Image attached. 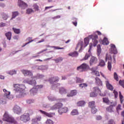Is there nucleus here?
Masks as SVG:
<instances>
[{
    "label": "nucleus",
    "mask_w": 124,
    "mask_h": 124,
    "mask_svg": "<svg viewBox=\"0 0 124 124\" xmlns=\"http://www.w3.org/2000/svg\"><path fill=\"white\" fill-rule=\"evenodd\" d=\"M14 91L18 93L16 95L17 97H22L24 94V92L26 90V86L23 84H14L13 85Z\"/></svg>",
    "instance_id": "nucleus-1"
},
{
    "label": "nucleus",
    "mask_w": 124,
    "mask_h": 124,
    "mask_svg": "<svg viewBox=\"0 0 124 124\" xmlns=\"http://www.w3.org/2000/svg\"><path fill=\"white\" fill-rule=\"evenodd\" d=\"M2 120L4 122H7L8 123H10L11 124H15V123H16V121L14 118H13L11 115H9L7 111H5V113L3 116Z\"/></svg>",
    "instance_id": "nucleus-2"
},
{
    "label": "nucleus",
    "mask_w": 124,
    "mask_h": 124,
    "mask_svg": "<svg viewBox=\"0 0 124 124\" xmlns=\"http://www.w3.org/2000/svg\"><path fill=\"white\" fill-rule=\"evenodd\" d=\"M39 111L41 112L42 114H43L44 115H45L46 116V117H48V118H52V117H53V116L55 115V113H52V112L47 113L42 110H40Z\"/></svg>",
    "instance_id": "nucleus-12"
},
{
    "label": "nucleus",
    "mask_w": 124,
    "mask_h": 124,
    "mask_svg": "<svg viewBox=\"0 0 124 124\" xmlns=\"http://www.w3.org/2000/svg\"><path fill=\"white\" fill-rule=\"evenodd\" d=\"M103 102H104V103H106V104H109L110 101L108 97H104L103 98Z\"/></svg>",
    "instance_id": "nucleus-35"
},
{
    "label": "nucleus",
    "mask_w": 124,
    "mask_h": 124,
    "mask_svg": "<svg viewBox=\"0 0 124 124\" xmlns=\"http://www.w3.org/2000/svg\"><path fill=\"white\" fill-rule=\"evenodd\" d=\"M3 92L4 93V95L3 96V99L0 100V103H2V104H4V103H6V100H8V99H12L13 98V96L10 95V92L7 91L6 89H3Z\"/></svg>",
    "instance_id": "nucleus-3"
},
{
    "label": "nucleus",
    "mask_w": 124,
    "mask_h": 124,
    "mask_svg": "<svg viewBox=\"0 0 124 124\" xmlns=\"http://www.w3.org/2000/svg\"><path fill=\"white\" fill-rule=\"evenodd\" d=\"M39 69H41V70H45V69H47V67L45 65H41L39 66Z\"/></svg>",
    "instance_id": "nucleus-53"
},
{
    "label": "nucleus",
    "mask_w": 124,
    "mask_h": 124,
    "mask_svg": "<svg viewBox=\"0 0 124 124\" xmlns=\"http://www.w3.org/2000/svg\"><path fill=\"white\" fill-rule=\"evenodd\" d=\"M108 60L109 61L108 62V70L111 71V69L112 68V56H111V55H110L107 53L106 56V62H107Z\"/></svg>",
    "instance_id": "nucleus-4"
},
{
    "label": "nucleus",
    "mask_w": 124,
    "mask_h": 124,
    "mask_svg": "<svg viewBox=\"0 0 124 124\" xmlns=\"http://www.w3.org/2000/svg\"><path fill=\"white\" fill-rule=\"evenodd\" d=\"M103 44L104 45H108L109 44V41H108V39L107 38L105 37L103 40Z\"/></svg>",
    "instance_id": "nucleus-32"
},
{
    "label": "nucleus",
    "mask_w": 124,
    "mask_h": 124,
    "mask_svg": "<svg viewBox=\"0 0 124 124\" xmlns=\"http://www.w3.org/2000/svg\"><path fill=\"white\" fill-rule=\"evenodd\" d=\"M83 42H80L78 43V44L77 46V47L76 48V49L77 50V49H79V52H81V50H82V48H83Z\"/></svg>",
    "instance_id": "nucleus-20"
},
{
    "label": "nucleus",
    "mask_w": 124,
    "mask_h": 124,
    "mask_svg": "<svg viewBox=\"0 0 124 124\" xmlns=\"http://www.w3.org/2000/svg\"><path fill=\"white\" fill-rule=\"evenodd\" d=\"M46 124H54V122L52 121L51 119H47L46 121Z\"/></svg>",
    "instance_id": "nucleus-55"
},
{
    "label": "nucleus",
    "mask_w": 124,
    "mask_h": 124,
    "mask_svg": "<svg viewBox=\"0 0 124 124\" xmlns=\"http://www.w3.org/2000/svg\"><path fill=\"white\" fill-rule=\"evenodd\" d=\"M38 89L37 88H33L30 90V94L31 95H35L36 93H37Z\"/></svg>",
    "instance_id": "nucleus-19"
},
{
    "label": "nucleus",
    "mask_w": 124,
    "mask_h": 124,
    "mask_svg": "<svg viewBox=\"0 0 124 124\" xmlns=\"http://www.w3.org/2000/svg\"><path fill=\"white\" fill-rule=\"evenodd\" d=\"M6 37H7L8 40H11V37L12 36V33L11 31H8L5 34Z\"/></svg>",
    "instance_id": "nucleus-22"
},
{
    "label": "nucleus",
    "mask_w": 124,
    "mask_h": 124,
    "mask_svg": "<svg viewBox=\"0 0 124 124\" xmlns=\"http://www.w3.org/2000/svg\"><path fill=\"white\" fill-rule=\"evenodd\" d=\"M90 47L89 49L88 50V53H86L85 55V56L84 58V60H88L90 57H91V55H92V53H91V50H92V48H93V44H90Z\"/></svg>",
    "instance_id": "nucleus-10"
},
{
    "label": "nucleus",
    "mask_w": 124,
    "mask_h": 124,
    "mask_svg": "<svg viewBox=\"0 0 124 124\" xmlns=\"http://www.w3.org/2000/svg\"><path fill=\"white\" fill-rule=\"evenodd\" d=\"M13 111L16 114H19L22 112V108L18 105H15L13 108Z\"/></svg>",
    "instance_id": "nucleus-9"
},
{
    "label": "nucleus",
    "mask_w": 124,
    "mask_h": 124,
    "mask_svg": "<svg viewBox=\"0 0 124 124\" xmlns=\"http://www.w3.org/2000/svg\"><path fill=\"white\" fill-rule=\"evenodd\" d=\"M59 93L61 94H65V93H67V90L63 87H61L59 89Z\"/></svg>",
    "instance_id": "nucleus-21"
},
{
    "label": "nucleus",
    "mask_w": 124,
    "mask_h": 124,
    "mask_svg": "<svg viewBox=\"0 0 124 124\" xmlns=\"http://www.w3.org/2000/svg\"><path fill=\"white\" fill-rule=\"evenodd\" d=\"M21 72L24 74V76H32V73L31 71L21 70Z\"/></svg>",
    "instance_id": "nucleus-11"
},
{
    "label": "nucleus",
    "mask_w": 124,
    "mask_h": 124,
    "mask_svg": "<svg viewBox=\"0 0 124 124\" xmlns=\"http://www.w3.org/2000/svg\"><path fill=\"white\" fill-rule=\"evenodd\" d=\"M77 93H78L77 90H72L71 91V92L70 93L67 94V96L68 97H72V96H74V95H76Z\"/></svg>",
    "instance_id": "nucleus-16"
},
{
    "label": "nucleus",
    "mask_w": 124,
    "mask_h": 124,
    "mask_svg": "<svg viewBox=\"0 0 124 124\" xmlns=\"http://www.w3.org/2000/svg\"><path fill=\"white\" fill-rule=\"evenodd\" d=\"M33 12H34V11L31 8L27 9L26 11L27 14H31V13H33Z\"/></svg>",
    "instance_id": "nucleus-41"
},
{
    "label": "nucleus",
    "mask_w": 124,
    "mask_h": 124,
    "mask_svg": "<svg viewBox=\"0 0 124 124\" xmlns=\"http://www.w3.org/2000/svg\"><path fill=\"white\" fill-rule=\"evenodd\" d=\"M113 93L114 94V96L115 98H117V97H118V92H117L116 90H114Z\"/></svg>",
    "instance_id": "nucleus-61"
},
{
    "label": "nucleus",
    "mask_w": 124,
    "mask_h": 124,
    "mask_svg": "<svg viewBox=\"0 0 124 124\" xmlns=\"http://www.w3.org/2000/svg\"><path fill=\"white\" fill-rule=\"evenodd\" d=\"M37 78H39V79H42V78H43V77H44V76L42 75H38L37 76Z\"/></svg>",
    "instance_id": "nucleus-62"
},
{
    "label": "nucleus",
    "mask_w": 124,
    "mask_h": 124,
    "mask_svg": "<svg viewBox=\"0 0 124 124\" xmlns=\"http://www.w3.org/2000/svg\"><path fill=\"white\" fill-rule=\"evenodd\" d=\"M93 92L96 93V94H97V93H100V89L97 87H94L93 88Z\"/></svg>",
    "instance_id": "nucleus-28"
},
{
    "label": "nucleus",
    "mask_w": 124,
    "mask_h": 124,
    "mask_svg": "<svg viewBox=\"0 0 124 124\" xmlns=\"http://www.w3.org/2000/svg\"><path fill=\"white\" fill-rule=\"evenodd\" d=\"M13 31H14L15 33L16 34H19L21 32L20 29H16L15 28H13Z\"/></svg>",
    "instance_id": "nucleus-36"
},
{
    "label": "nucleus",
    "mask_w": 124,
    "mask_h": 124,
    "mask_svg": "<svg viewBox=\"0 0 124 124\" xmlns=\"http://www.w3.org/2000/svg\"><path fill=\"white\" fill-rule=\"evenodd\" d=\"M89 107L91 108H94L95 107V102L93 101L90 102L89 103Z\"/></svg>",
    "instance_id": "nucleus-25"
},
{
    "label": "nucleus",
    "mask_w": 124,
    "mask_h": 124,
    "mask_svg": "<svg viewBox=\"0 0 124 124\" xmlns=\"http://www.w3.org/2000/svg\"><path fill=\"white\" fill-rule=\"evenodd\" d=\"M114 79L116 80V81H119V77H118V74L117 73L114 72Z\"/></svg>",
    "instance_id": "nucleus-49"
},
{
    "label": "nucleus",
    "mask_w": 124,
    "mask_h": 124,
    "mask_svg": "<svg viewBox=\"0 0 124 124\" xmlns=\"http://www.w3.org/2000/svg\"><path fill=\"white\" fill-rule=\"evenodd\" d=\"M32 6L33 9H34L35 11H38L39 10V7L38 6V5H37V4H34Z\"/></svg>",
    "instance_id": "nucleus-39"
},
{
    "label": "nucleus",
    "mask_w": 124,
    "mask_h": 124,
    "mask_svg": "<svg viewBox=\"0 0 124 124\" xmlns=\"http://www.w3.org/2000/svg\"><path fill=\"white\" fill-rule=\"evenodd\" d=\"M86 104V102L84 101H80L77 103V106L78 107L84 106Z\"/></svg>",
    "instance_id": "nucleus-30"
},
{
    "label": "nucleus",
    "mask_w": 124,
    "mask_h": 124,
    "mask_svg": "<svg viewBox=\"0 0 124 124\" xmlns=\"http://www.w3.org/2000/svg\"><path fill=\"white\" fill-rule=\"evenodd\" d=\"M106 84L107 88L108 90H110V91H113L114 90V87H113V85L110 84V83L109 82V81L108 80L106 81Z\"/></svg>",
    "instance_id": "nucleus-17"
},
{
    "label": "nucleus",
    "mask_w": 124,
    "mask_h": 124,
    "mask_svg": "<svg viewBox=\"0 0 124 124\" xmlns=\"http://www.w3.org/2000/svg\"><path fill=\"white\" fill-rule=\"evenodd\" d=\"M89 43H90V41L88 38H84V44L85 45V47H86V46H88V45H89Z\"/></svg>",
    "instance_id": "nucleus-40"
},
{
    "label": "nucleus",
    "mask_w": 124,
    "mask_h": 124,
    "mask_svg": "<svg viewBox=\"0 0 124 124\" xmlns=\"http://www.w3.org/2000/svg\"><path fill=\"white\" fill-rule=\"evenodd\" d=\"M89 37L92 39V42H93V46L94 47H95L97 45V43H98V41H97V39L98 38V36L97 35H91L89 36Z\"/></svg>",
    "instance_id": "nucleus-7"
},
{
    "label": "nucleus",
    "mask_w": 124,
    "mask_h": 124,
    "mask_svg": "<svg viewBox=\"0 0 124 124\" xmlns=\"http://www.w3.org/2000/svg\"><path fill=\"white\" fill-rule=\"evenodd\" d=\"M72 20H73V21H74L72 22L73 25H74V26L75 27H77V18H76L75 17H73L72 18Z\"/></svg>",
    "instance_id": "nucleus-44"
},
{
    "label": "nucleus",
    "mask_w": 124,
    "mask_h": 124,
    "mask_svg": "<svg viewBox=\"0 0 124 124\" xmlns=\"http://www.w3.org/2000/svg\"><path fill=\"white\" fill-rule=\"evenodd\" d=\"M78 52L77 51H74V52H72L68 54V56H70V57H72L73 58L74 57H78Z\"/></svg>",
    "instance_id": "nucleus-24"
},
{
    "label": "nucleus",
    "mask_w": 124,
    "mask_h": 124,
    "mask_svg": "<svg viewBox=\"0 0 124 124\" xmlns=\"http://www.w3.org/2000/svg\"><path fill=\"white\" fill-rule=\"evenodd\" d=\"M83 82H84V79L79 78H78L76 77V82L77 83H83Z\"/></svg>",
    "instance_id": "nucleus-38"
},
{
    "label": "nucleus",
    "mask_w": 124,
    "mask_h": 124,
    "mask_svg": "<svg viewBox=\"0 0 124 124\" xmlns=\"http://www.w3.org/2000/svg\"><path fill=\"white\" fill-rule=\"evenodd\" d=\"M78 114H79V112H78V110L76 109H73L71 112V115H72V116H75L76 115H78Z\"/></svg>",
    "instance_id": "nucleus-26"
},
{
    "label": "nucleus",
    "mask_w": 124,
    "mask_h": 124,
    "mask_svg": "<svg viewBox=\"0 0 124 124\" xmlns=\"http://www.w3.org/2000/svg\"><path fill=\"white\" fill-rule=\"evenodd\" d=\"M48 99L49 101H55V100H56V98L54 97H49Z\"/></svg>",
    "instance_id": "nucleus-59"
},
{
    "label": "nucleus",
    "mask_w": 124,
    "mask_h": 124,
    "mask_svg": "<svg viewBox=\"0 0 124 124\" xmlns=\"http://www.w3.org/2000/svg\"><path fill=\"white\" fill-rule=\"evenodd\" d=\"M119 84L120 86H122L123 88L124 89V80H120L119 81Z\"/></svg>",
    "instance_id": "nucleus-58"
},
{
    "label": "nucleus",
    "mask_w": 124,
    "mask_h": 124,
    "mask_svg": "<svg viewBox=\"0 0 124 124\" xmlns=\"http://www.w3.org/2000/svg\"><path fill=\"white\" fill-rule=\"evenodd\" d=\"M36 88L37 89H42L43 88V85H37L36 86Z\"/></svg>",
    "instance_id": "nucleus-63"
},
{
    "label": "nucleus",
    "mask_w": 124,
    "mask_h": 124,
    "mask_svg": "<svg viewBox=\"0 0 124 124\" xmlns=\"http://www.w3.org/2000/svg\"><path fill=\"white\" fill-rule=\"evenodd\" d=\"M20 120L23 123H27L29 122L30 120H31V118L30 117L29 114L24 113L23 115H22L20 117Z\"/></svg>",
    "instance_id": "nucleus-5"
},
{
    "label": "nucleus",
    "mask_w": 124,
    "mask_h": 124,
    "mask_svg": "<svg viewBox=\"0 0 124 124\" xmlns=\"http://www.w3.org/2000/svg\"><path fill=\"white\" fill-rule=\"evenodd\" d=\"M91 112L92 114H95L96 112H97V109H96L95 107L92 108H91Z\"/></svg>",
    "instance_id": "nucleus-47"
},
{
    "label": "nucleus",
    "mask_w": 124,
    "mask_h": 124,
    "mask_svg": "<svg viewBox=\"0 0 124 124\" xmlns=\"http://www.w3.org/2000/svg\"><path fill=\"white\" fill-rule=\"evenodd\" d=\"M53 61H55V62L56 63H58L60 62H62V58L59 57V58H57V59H54Z\"/></svg>",
    "instance_id": "nucleus-43"
},
{
    "label": "nucleus",
    "mask_w": 124,
    "mask_h": 124,
    "mask_svg": "<svg viewBox=\"0 0 124 124\" xmlns=\"http://www.w3.org/2000/svg\"><path fill=\"white\" fill-rule=\"evenodd\" d=\"M56 105L57 106V109H59V110H60V109H61L62 107V104L61 103L56 104Z\"/></svg>",
    "instance_id": "nucleus-54"
},
{
    "label": "nucleus",
    "mask_w": 124,
    "mask_h": 124,
    "mask_svg": "<svg viewBox=\"0 0 124 124\" xmlns=\"http://www.w3.org/2000/svg\"><path fill=\"white\" fill-rule=\"evenodd\" d=\"M91 71H92V73H93V74H94V75H95V76H97V77L100 76V75H99V72H98L97 70H95V69H94V68H92L91 69Z\"/></svg>",
    "instance_id": "nucleus-23"
},
{
    "label": "nucleus",
    "mask_w": 124,
    "mask_h": 124,
    "mask_svg": "<svg viewBox=\"0 0 124 124\" xmlns=\"http://www.w3.org/2000/svg\"><path fill=\"white\" fill-rule=\"evenodd\" d=\"M57 109H58L57 104L51 108V110H57Z\"/></svg>",
    "instance_id": "nucleus-57"
},
{
    "label": "nucleus",
    "mask_w": 124,
    "mask_h": 124,
    "mask_svg": "<svg viewBox=\"0 0 124 124\" xmlns=\"http://www.w3.org/2000/svg\"><path fill=\"white\" fill-rule=\"evenodd\" d=\"M98 66H101L102 67L103 66H105V62L102 60H100Z\"/></svg>",
    "instance_id": "nucleus-33"
},
{
    "label": "nucleus",
    "mask_w": 124,
    "mask_h": 124,
    "mask_svg": "<svg viewBox=\"0 0 124 124\" xmlns=\"http://www.w3.org/2000/svg\"><path fill=\"white\" fill-rule=\"evenodd\" d=\"M68 108L67 107L62 108L58 109V113L60 115H62L63 113H66L68 111Z\"/></svg>",
    "instance_id": "nucleus-15"
},
{
    "label": "nucleus",
    "mask_w": 124,
    "mask_h": 124,
    "mask_svg": "<svg viewBox=\"0 0 124 124\" xmlns=\"http://www.w3.org/2000/svg\"><path fill=\"white\" fill-rule=\"evenodd\" d=\"M80 88L83 89V88H87L88 87V85L86 83H82L79 84Z\"/></svg>",
    "instance_id": "nucleus-48"
},
{
    "label": "nucleus",
    "mask_w": 124,
    "mask_h": 124,
    "mask_svg": "<svg viewBox=\"0 0 124 124\" xmlns=\"http://www.w3.org/2000/svg\"><path fill=\"white\" fill-rule=\"evenodd\" d=\"M12 16L11 18V20H12V19H14L15 18H16L18 15H19V13L18 12H13L12 13Z\"/></svg>",
    "instance_id": "nucleus-27"
},
{
    "label": "nucleus",
    "mask_w": 124,
    "mask_h": 124,
    "mask_svg": "<svg viewBox=\"0 0 124 124\" xmlns=\"http://www.w3.org/2000/svg\"><path fill=\"white\" fill-rule=\"evenodd\" d=\"M49 81L51 85H54V83H55V82H59V77H55L51 78H49Z\"/></svg>",
    "instance_id": "nucleus-13"
},
{
    "label": "nucleus",
    "mask_w": 124,
    "mask_h": 124,
    "mask_svg": "<svg viewBox=\"0 0 124 124\" xmlns=\"http://www.w3.org/2000/svg\"><path fill=\"white\" fill-rule=\"evenodd\" d=\"M1 15L3 20H7V19H8V16H7V15L6 14H4V13L1 14Z\"/></svg>",
    "instance_id": "nucleus-37"
},
{
    "label": "nucleus",
    "mask_w": 124,
    "mask_h": 124,
    "mask_svg": "<svg viewBox=\"0 0 124 124\" xmlns=\"http://www.w3.org/2000/svg\"><path fill=\"white\" fill-rule=\"evenodd\" d=\"M28 84L31 85L32 86H35L36 85V81L35 80H31L28 81Z\"/></svg>",
    "instance_id": "nucleus-34"
},
{
    "label": "nucleus",
    "mask_w": 124,
    "mask_h": 124,
    "mask_svg": "<svg viewBox=\"0 0 124 124\" xmlns=\"http://www.w3.org/2000/svg\"><path fill=\"white\" fill-rule=\"evenodd\" d=\"M122 106L121 105H118L116 107V111L118 114H120V110L122 109Z\"/></svg>",
    "instance_id": "nucleus-46"
},
{
    "label": "nucleus",
    "mask_w": 124,
    "mask_h": 124,
    "mask_svg": "<svg viewBox=\"0 0 124 124\" xmlns=\"http://www.w3.org/2000/svg\"><path fill=\"white\" fill-rule=\"evenodd\" d=\"M88 68H89V65H88L87 63H84L78 66L77 69L78 71H81L83 72V71H86Z\"/></svg>",
    "instance_id": "nucleus-6"
},
{
    "label": "nucleus",
    "mask_w": 124,
    "mask_h": 124,
    "mask_svg": "<svg viewBox=\"0 0 124 124\" xmlns=\"http://www.w3.org/2000/svg\"><path fill=\"white\" fill-rule=\"evenodd\" d=\"M95 83H96V84H101V80L99 78H95Z\"/></svg>",
    "instance_id": "nucleus-52"
},
{
    "label": "nucleus",
    "mask_w": 124,
    "mask_h": 124,
    "mask_svg": "<svg viewBox=\"0 0 124 124\" xmlns=\"http://www.w3.org/2000/svg\"><path fill=\"white\" fill-rule=\"evenodd\" d=\"M33 113H34L33 110H32V109H29L28 113H26V114H28V115L30 117V116H31V115H33Z\"/></svg>",
    "instance_id": "nucleus-50"
},
{
    "label": "nucleus",
    "mask_w": 124,
    "mask_h": 124,
    "mask_svg": "<svg viewBox=\"0 0 124 124\" xmlns=\"http://www.w3.org/2000/svg\"><path fill=\"white\" fill-rule=\"evenodd\" d=\"M18 3L19 7H21V8L24 9L26 8V7H28V4L23 2V1L21 0H18Z\"/></svg>",
    "instance_id": "nucleus-14"
},
{
    "label": "nucleus",
    "mask_w": 124,
    "mask_h": 124,
    "mask_svg": "<svg viewBox=\"0 0 124 124\" xmlns=\"http://www.w3.org/2000/svg\"><path fill=\"white\" fill-rule=\"evenodd\" d=\"M32 39V38L31 37H29L27 39V40L29 41L28 43H26L25 45L22 46V47H25V46H26V45H28V44H30V43H31V42H32V41H33V40H31Z\"/></svg>",
    "instance_id": "nucleus-29"
},
{
    "label": "nucleus",
    "mask_w": 124,
    "mask_h": 124,
    "mask_svg": "<svg viewBox=\"0 0 124 124\" xmlns=\"http://www.w3.org/2000/svg\"><path fill=\"white\" fill-rule=\"evenodd\" d=\"M96 96H97V94L94 92H93L90 93V97H95Z\"/></svg>",
    "instance_id": "nucleus-51"
},
{
    "label": "nucleus",
    "mask_w": 124,
    "mask_h": 124,
    "mask_svg": "<svg viewBox=\"0 0 124 124\" xmlns=\"http://www.w3.org/2000/svg\"><path fill=\"white\" fill-rule=\"evenodd\" d=\"M98 62V60H97V58L92 56L90 60L89 63L90 65H94V64H96Z\"/></svg>",
    "instance_id": "nucleus-8"
},
{
    "label": "nucleus",
    "mask_w": 124,
    "mask_h": 124,
    "mask_svg": "<svg viewBox=\"0 0 124 124\" xmlns=\"http://www.w3.org/2000/svg\"><path fill=\"white\" fill-rule=\"evenodd\" d=\"M16 72L15 70L10 71L9 73V74L10 75H13V74H16Z\"/></svg>",
    "instance_id": "nucleus-60"
},
{
    "label": "nucleus",
    "mask_w": 124,
    "mask_h": 124,
    "mask_svg": "<svg viewBox=\"0 0 124 124\" xmlns=\"http://www.w3.org/2000/svg\"><path fill=\"white\" fill-rule=\"evenodd\" d=\"M32 120L35 121V122H36L37 123L38 122H40V121H41V116H38Z\"/></svg>",
    "instance_id": "nucleus-45"
},
{
    "label": "nucleus",
    "mask_w": 124,
    "mask_h": 124,
    "mask_svg": "<svg viewBox=\"0 0 124 124\" xmlns=\"http://www.w3.org/2000/svg\"><path fill=\"white\" fill-rule=\"evenodd\" d=\"M113 109V108H112V106H109L108 107L106 108V111L107 112H109V113H112V112H114Z\"/></svg>",
    "instance_id": "nucleus-31"
},
{
    "label": "nucleus",
    "mask_w": 124,
    "mask_h": 124,
    "mask_svg": "<svg viewBox=\"0 0 124 124\" xmlns=\"http://www.w3.org/2000/svg\"><path fill=\"white\" fill-rule=\"evenodd\" d=\"M119 98L120 99L121 103H123V102H124V96L122 95L121 92H119Z\"/></svg>",
    "instance_id": "nucleus-42"
},
{
    "label": "nucleus",
    "mask_w": 124,
    "mask_h": 124,
    "mask_svg": "<svg viewBox=\"0 0 124 124\" xmlns=\"http://www.w3.org/2000/svg\"><path fill=\"white\" fill-rule=\"evenodd\" d=\"M110 51H111L112 53L114 54V55L118 54V50H117L116 46L114 45H111Z\"/></svg>",
    "instance_id": "nucleus-18"
},
{
    "label": "nucleus",
    "mask_w": 124,
    "mask_h": 124,
    "mask_svg": "<svg viewBox=\"0 0 124 124\" xmlns=\"http://www.w3.org/2000/svg\"><path fill=\"white\" fill-rule=\"evenodd\" d=\"M31 124H38V122L35 121L33 119L32 120V123Z\"/></svg>",
    "instance_id": "nucleus-64"
},
{
    "label": "nucleus",
    "mask_w": 124,
    "mask_h": 124,
    "mask_svg": "<svg viewBox=\"0 0 124 124\" xmlns=\"http://www.w3.org/2000/svg\"><path fill=\"white\" fill-rule=\"evenodd\" d=\"M34 102V100L31 99H28L27 100V103L28 104H31V103H33Z\"/></svg>",
    "instance_id": "nucleus-56"
}]
</instances>
